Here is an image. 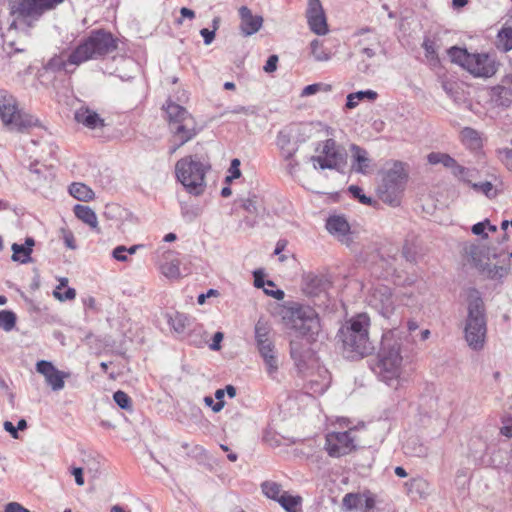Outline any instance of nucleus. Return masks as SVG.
<instances>
[{
    "mask_svg": "<svg viewBox=\"0 0 512 512\" xmlns=\"http://www.w3.org/2000/svg\"><path fill=\"white\" fill-rule=\"evenodd\" d=\"M405 331L396 327L388 329L382 335L381 347L375 363L371 366L378 380L397 390L406 379L403 376L404 362L408 359L404 347Z\"/></svg>",
    "mask_w": 512,
    "mask_h": 512,
    "instance_id": "nucleus-1",
    "label": "nucleus"
},
{
    "mask_svg": "<svg viewBox=\"0 0 512 512\" xmlns=\"http://www.w3.org/2000/svg\"><path fill=\"white\" fill-rule=\"evenodd\" d=\"M370 326V317L364 312L352 316L341 325L336 340L344 358L360 360L374 352L375 347L369 336Z\"/></svg>",
    "mask_w": 512,
    "mask_h": 512,
    "instance_id": "nucleus-2",
    "label": "nucleus"
},
{
    "mask_svg": "<svg viewBox=\"0 0 512 512\" xmlns=\"http://www.w3.org/2000/svg\"><path fill=\"white\" fill-rule=\"evenodd\" d=\"M467 316L463 335L468 347L474 351L483 350L487 337V318L481 293L476 288L468 290Z\"/></svg>",
    "mask_w": 512,
    "mask_h": 512,
    "instance_id": "nucleus-3",
    "label": "nucleus"
},
{
    "mask_svg": "<svg viewBox=\"0 0 512 512\" xmlns=\"http://www.w3.org/2000/svg\"><path fill=\"white\" fill-rule=\"evenodd\" d=\"M211 169L208 161L197 155H190L179 159L175 165L177 180L186 191L194 196H200L206 189V173Z\"/></svg>",
    "mask_w": 512,
    "mask_h": 512,
    "instance_id": "nucleus-4",
    "label": "nucleus"
},
{
    "mask_svg": "<svg viewBox=\"0 0 512 512\" xmlns=\"http://www.w3.org/2000/svg\"><path fill=\"white\" fill-rule=\"evenodd\" d=\"M65 0H8L9 14L14 19L8 27L10 33L18 28V21L33 27L48 11L54 10Z\"/></svg>",
    "mask_w": 512,
    "mask_h": 512,
    "instance_id": "nucleus-5",
    "label": "nucleus"
},
{
    "mask_svg": "<svg viewBox=\"0 0 512 512\" xmlns=\"http://www.w3.org/2000/svg\"><path fill=\"white\" fill-rule=\"evenodd\" d=\"M117 49V40L112 33L103 29L93 30L90 35L81 41L79 45L71 51V62L74 65L103 57Z\"/></svg>",
    "mask_w": 512,
    "mask_h": 512,
    "instance_id": "nucleus-6",
    "label": "nucleus"
},
{
    "mask_svg": "<svg viewBox=\"0 0 512 512\" xmlns=\"http://www.w3.org/2000/svg\"><path fill=\"white\" fill-rule=\"evenodd\" d=\"M163 109L167 114L170 130L174 138L178 140V144L171 149V153H174L177 148L189 142L197 135L196 121L186 108L173 102L171 99L166 101Z\"/></svg>",
    "mask_w": 512,
    "mask_h": 512,
    "instance_id": "nucleus-7",
    "label": "nucleus"
},
{
    "mask_svg": "<svg viewBox=\"0 0 512 512\" xmlns=\"http://www.w3.org/2000/svg\"><path fill=\"white\" fill-rule=\"evenodd\" d=\"M287 324L304 338L307 344L317 341L321 332V324L318 313L307 305L295 304L287 311Z\"/></svg>",
    "mask_w": 512,
    "mask_h": 512,
    "instance_id": "nucleus-8",
    "label": "nucleus"
},
{
    "mask_svg": "<svg viewBox=\"0 0 512 512\" xmlns=\"http://www.w3.org/2000/svg\"><path fill=\"white\" fill-rule=\"evenodd\" d=\"M256 347L266 366L269 376L274 377L278 370V358L270 324L260 318L254 327Z\"/></svg>",
    "mask_w": 512,
    "mask_h": 512,
    "instance_id": "nucleus-9",
    "label": "nucleus"
},
{
    "mask_svg": "<svg viewBox=\"0 0 512 512\" xmlns=\"http://www.w3.org/2000/svg\"><path fill=\"white\" fill-rule=\"evenodd\" d=\"M407 175L404 172L402 163L397 162L388 170L378 186L380 199L391 206L399 204V197L406 183Z\"/></svg>",
    "mask_w": 512,
    "mask_h": 512,
    "instance_id": "nucleus-10",
    "label": "nucleus"
},
{
    "mask_svg": "<svg viewBox=\"0 0 512 512\" xmlns=\"http://www.w3.org/2000/svg\"><path fill=\"white\" fill-rule=\"evenodd\" d=\"M323 156H312L310 160L317 165L320 169H335L337 171L343 170L346 165V153L341 149L334 139H327L323 143L322 148Z\"/></svg>",
    "mask_w": 512,
    "mask_h": 512,
    "instance_id": "nucleus-11",
    "label": "nucleus"
},
{
    "mask_svg": "<svg viewBox=\"0 0 512 512\" xmlns=\"http://www.w3.org/2000/svg\"><path fill=\"white\" fill-rule=\"evenodd\" d=\"M396 301L391 288L386 285L373 287L368 296V304L388 320L395 316L398 307Z\"/></svg>",
    "mask_w": 512,
    "mask_h": 512,
    "instance_id": "nucleus-12",
    "label": "nucleus"
},
{
    "mask_svg": "<svg viewBox=\"0 0 512 512\" xmlns=\"http://www.w3.org/2000/svg\"><path fill=\"white\" fill-rule=\"evenodd\" d=\"M301 126L298 124H291L281 129L276 137V145L284 160H290L294 157L299 149Z\"/></svg>",
    "mask_w": 512,
    "mask_h": 512,
    "instance_id": "nucleus-13",
    "label": "nucleus"
},
{
    "mask_svg": "<svg viewBox=\"0 0 512 512\" xmlns=\"http://www.w3.org/2000/svg\"><path fill=\"white\" fill-rule=\"evenodd\" d=\"M354 448V439L349 431L332 432L326 435L325 449L331 457L347 455Z\"/></svg>",
    "mask_w": 512,
    "mask_h": 512,
    "instance_id": "nucleus-14",
    "label": "nucleus"
},
{
    "mask_svg": "<svg viewBox=\"0 0 512 512\" xmlns=\"http://www.w3.org/2000/svg\"><path fill=\"white\" fill-rule=\"evenodd\" d=\"M167 322L170 328L173 330V332L179 336L183 337L187 333V331H190L191 333L188 334V339L191 344L198 346L202 343L201 340L192 339L193 333L197 335H200L202 333V327L199 325L193 326L192 321L187 315L180 312L168 314Z\"/></svg>",
    "mask_w": 512,
    "mask_h": 512,
    "instance_id": "nucleus-15",
    "label": "nucleus"
},
{
    "mask_svg": "<svg viewBox=\"0 0 512 512\" xmlns=\"http://www.w3.org/2000/svg\"><path fill=\"white\" fill-rule=\"evenodd\" d=\"M36 371L44 376L46 384L53 390H62L65 386V378L68 373L58 370L52 362L39 360L36 363Z\"/></svg>",
    "mask_w": 512,
    "mask_h": 512,
    "instance_id": "nucleus-16",
    "label": "nucleus"
},
{
    "mask_svg": "<svg viewBox=\"0 0 512 512\" xmlns=\"http://www.w3.org/2000/svg\"><path fill=\"white\" fill-rule=\"evenodd\" d=\"M306 17L309 28L317 35H325L328 32L326 16L320 0H308Z\"/></svg>",
    "mask_w": 512,
    "mask_h": 512,
    "instance_id": "nucleus-17",
    "label": "nucleus"
},
{
    "mask_svg": "<svg viewBox=\"0 0 512 512\" xmlns=\"http://www.w3.org/2000/svg\"><path fill=\"white\" fill-rule=\"evenodd\" d=\"M466 70L476 77H491L496 73L494 61L485 53L472 54Z\"/></svg>",
    "mask_w": 512,
    "mask_h": 512,
    "instance_id": "nucleus-18",
    "label": "nucleus"
},
{
    "mask_svg": "<svg viewBox=\"0 0 512 512\" xmlns=\"http://www.w3.org/2000/svg\"><path fill=\"white\" fill-rule=\"evenodd\" d=\"M330 286V281L324 275L308 273L303 276L302 289L310 297H316L325 293Z\"/></svg>",
    "mask_w": 512,
    "mask_h": 512,
    "instance_id": "nucleus-19",
    "label": "nucleus"
},
{
    "mask_svg": "<svg viewBox=\"0 0 512 512\" xmlns=\"http://www.w3.org/2000/svg\"><path fill=\"white\" fill-rule=\"evenodd\" d=\"M478 248L474 247L470 250V256L474 266L484 274L488 279L501 281L509 273V267L492 265L490 263H483L477 258Z\"/></svg>",
    "mask_w": 512,
    "mask_h": 512,
    "instance_id": "nucleus-20",
    "label": "nucleus"
},
{
    "mask_svg": "<svg viewBox=\"0 0 512 512\" xmlns=\"http://www.w3.org/2000/svg\"><path fill=\"white\" fill-rule=\"evenodd\" d=\"M240 31L244 36H251L257 33L263 24V18L260 15H253L251 9L247 6L239 8Z\"/></svg>",
    "mask_w": 512,
    "mask_h": 512,
    "instance_id": "nucleus-21",
    "label": "nucleus"
},
{
    "mask_svg": "<svg viewBox=\"0 0 512 512\" xmlns=\"http://www.w3.org/2000/svg\"><path fill=\"white\" fill-rule=\"evenodd\" d=\"M235 203L254 217H245L242 220L247 227L253 228L257 224V216L260 213L261 200L256 194H249L248 197H240Z\"/></svg>",
    "mask_w": 512,
    "mask_h": 512,
    "instance_id": "nucleus-22",
    "label": "nucleus"
},
{
    "mask_svg": "<svg viewBox=\"0 0 512 512\" xmlns=\"http://www.w3.org/2000/svg\"><path fill=\"white\" fill-rule=\"evenodd\" d=\"M18 112L15 98L6 90H0V117L4 125H12Z\"/></svg>",
    "mask_w": 512,
    "mask_h": 512,
    "instance_id": "nucleus-23",
    "label": "nucleus"
},
{
    "mask_svg": "<svg viewBox=\"0 0 512 512\" xmlns=\"http://www.w3.org/2000/svg\"><path fill=\"white\" fill-rule=\"evenodd\" d=\"M331 376L326 368H319L316 377L310 378L305 384L307 391L314 395H322L330 386Z\"/></svg>",
    "mask_w": 512,
    "mask_h": 512,
    "instance_id": "nucleus-24",
    "label": "nucleus"
},
{
    "mask_svg": "<svg viewBox=\"0 0 512 512\" xmlns=\"http://www.w3.org/2000/svg\"><path fill=\"white\" fill-rule=\"evenodd\" d=\"M71 52L67 50L61 51L59 54H55L51 57L47 63L44 65V69L48 72H61L71 73L73 70H70V66H75L73 62H71Z\"/></svg>",
    "mask_w": 512,
    "mask_h": 512,
    "instance_id": "nucleus-25",
    "label": "nucleus"
},
{
    "mask_svg": "<svg viewBox=\"0 0 512 512\" xmlns=\"http://www.w3.org/2000/svg\"><path fill=\"white\" fill-rule=\"evenodd\" d=\"M74 118L77 123L84 125L88 129L101 128L105 125L104 119L86 106H82L77 109L75 111Z\"/></svg>",
    "mask_w": 512,
    "mask_h": 512,
    "instance_id": "nucleus-26",
    "label": "nucleus"
},
{
    "mask_svg": "<svg viewBox=\"0 0 512 512\" xmlns=\"http://www.w3.org/2000/svg\"><path fill=\"white\" fill-rule=\"evenodd\" d=\"M350 150L352 152V170L357 173L366 174L371 163L368 152L356 144H352Z\"/></svg>",
    "mask_w": 512,
    "mask_h": 512,
    "instance_id": "nucleus-27",
    "label": "nucleus"
},
{
    "mask_svg": "<svg viewBox=\"0 0 512 512\" xmlns=\"http://www.w3.org/2000/svg\"><path fill=\"white\" fill-rule=\"evenodd\" d=\"M326 229L330 234L343 240L350 232V225L344 216L334 215L327 219Z\"/></svg>",
    "mask_w": 512,
    "mask_h": 512,
    "instance_id": "nucleus-28",
    "label": "nucleus"
},
{
    "mask_svg": "<svg viewBox=\"0 0 512 512\" xmlns=\"http://www.w3.org/2000/svg\"><path fill=\"white\" fill-rule=\"evenodd\" d=\"M35 245V241L32 237H27L25 239L24 244L13 243L11 249L13 251L12 260L14 262H20L22 264H26L31 262V253L33 251V246Z\"/></svg>",
    "mask_w": 512,
    "mask_h": 512,
    "instance_id": "nucleus-29",
    "label": "nucleus"
},
{
    "mask_svg": "<svg viewBox=\"0 0 512 512\" xmlns=\"http://www.w3.org/2000/svg\"><path fill=\"white\" fill-rule=\"evenodd\" d=\"M290 355L295 361L296 365L300 368L306 359L312 355V350L307 344H303L300 339H293L290 342Z\"/></svg>",
    "mask_w": 512,
    "mask_h": 512,
    "instance_id": "nucleus-30",
    "label": "nucleus"
},
{
    "mask_svg": "<svg viewBox=\"0 0 512 512\" xmlns=\"http://www.w3.org/2000/svg\"><path fill=\"white\" fill-rule=\"evenodd\" d=\"M73 211L75 216L79 220L87 224L91 229L95 230L96 232H100L96 213L89 206L77 204L74 206Z\"/></svg>",
    "mask_w": 512,
    "mask_h": 512,
    "instance_id": "nucleus-31",
    "label": "nucleus"
},
{
    "mask_svg": "<svg viewBox=\"0 0 512 512\" xmlns=\"http://www.w3.org/2000/svg\"><path fill=\"white\" fill-rule=\"evenodd\" d=\"M405 488L409 496L423 498L428 494L429 483L422 477H415L405 483Z\"/></svg>",
    "mask_w": 512,
    "mask_h": 512,
    "instance_id": "nucleus-32",
    "label": "nucleus"
},
{
    "mask_svg": "<svg viewBox=\"0 0 512 512\" xmlns=\"http://www.w3.org/2000/svg\"><path fill=\"white\" fill-rule=\"evenodd\" d=\"M491 99L497 106L509 107L512 104V88L502 85L493 87Z\"/></svg>",
    "mask_w": 512,
    "mask_h": 512,
    "instance_id": "nucleus-33",
    "label": "nucleus"
},
{
    "mask_svg": "<svg viewBox=\"0 0 512 512\" xmlns=\"http://www.w3.org/2000/svg\"><path fill=\"white\" fill-rule=\"evenodd\" d=\"M452 175L458 181L471 187L472 184H474L473 180L479 177V171L476 168L465 167L457 163L455 169L452 171Z\"/></svg>",
    "mask_w": 512,
    "mask_h": 512,
    "instance_id": "nucleus-34",
    "label": "nucleus"
},
{
    "mask_svg": "<svg viewBox=\"0 0 512 512\" xmlns=\"http://www.w3.org/2000/svg\"><path fill=\"white\" fill-rule=\"evenodd\" d=\"M69 193L75 199L87 202L94 198L93 190L83 183H72L69 186Z\"/></svg>",
    "mask_w": 512,
    "mask_h": 512,
    "instance_id": "nucleus-35",
    "label": "nucleus"
},
{
    "mask_svg": "<svg viewBox=\"0 0 512 512\" xmlns=\"http://www.w3.org/2000/svg\"><path fill=\"white\" fill-rule=\"evenodd\" d=\"M427 160L432 165L441 164L444 167L453 171L455 169L456 164L458 163L453 157L449 154L441 153V152H431L427 156Z\"/></svg>",
    "mask_w": 512,
    "mask_h": 512,
    "instance_id": "nucleus-36",
    "label": "nucleus"
},
{
    "mask_svg": "<svg viewBox=\"0 0 512 512\" xmlns=\"http://www.w3.org/2000/svg\"><path fill=\"white\" fill-rule=\"evenodd\" d=\"M448 55L453 63H456L466 69L472 54L468 53L465 48L453 46L448 49Z\"/></svg>",
    "mask_w": 512,
    "mask_h": 512,
    "instance_id": "nucleus-37",
    "label": "nucleus"
},
{
    "mask_svg": "<svg viewBox=\"0 0 512 512\" xmlns=\"http://www.w3.org/2000/svg\"><path fill=\"white\" fill-rule=\"evenodd\" d=\"M377 97H378L377 92H375L373 90H365V91H358L355 93H350L347 96L346 108L353 109L359 104V101H361L365 98L374 101Z\"/></svg>",
    "mask_w": 512,
    "mask_h": 512,
    "instance_id": "nucleus-38",
    "label": "nucleus"
},
{
    "mask_svg": "<svg viewBox=\"0 0 512 512\" xmlns=\"http://www.w3.org/2000/svg\"><path fill=\"white\" fill-rule=\"evenodd\" d=\"M461 139L462 142L471 149H477L481 146L480 134L473 128H463L461 131Z\"/></svg>",
    "mask_w": 512,
    "mask_h": 512,
    "instance_id": "nucleus-39",
    "label": "nucleus"
},
{
    "mask_svg": "<svg viewBox=\"0 0 512 512\" xmlns=\"http://www.w3.org/2000/svg\"><path fill=\"white\" fill-rule=\"evenodd\" d=\"M469 449L471 456H473L475 460H479L480 464H483L482 458L489 460V457L487 458L486 455L482 454L484 450H489V447L481 438H472L469 443Z\"/></svg>",
    "mask_w": 512,
    "mask_h": 512,
    "instance_id": "nucleus-40",
    "label": "nucleus"
},
{
    "mask_svg": "<svg viewBox=\"0 0 512 512\" xmlns=\"http://www.w3.org/2000/svg\"><path fill=\"white\" fill-rule=\"evenodd\" d=\"M161 273L170 279H177L180 277V261L178 259H172L165 262L160 267Z\"/></svg>",
    "mask_w": 512,
    "mask_h": 512,
    "instance_id": "nucleus-41",
    "label": "nucleus"
},
{
    "mask_svg": "<svg viewBox=\"0 0 512 512\" xmlns=\"http://www.w3.org/2000/svg\"><path fill=\"white\" fill-rule=\"evenodd\" d=\"M17 316L11 310L0 311V328L5 332L12 331L16 326Z\"/></svg>",
    "mask_w": 512,
    "mask_h": 512,
    "instance_id": "nucleus-42",
    "label": "nucleus"
},
{
    "mask_svg": "<svg viewBox=\"0 0 512 512\" xmlns=\"http://www.w3.org/2000/svg\"><path fill=\"white\" fill-rule=\"evenodd\" d=\"M262 492L270 499L279 501V498L284 493L281 489V485L272 481H265L261 485Z\"/></svg>",
    "mask_w": 512,
    "mask_h": 512,
    "instance_id": "nucleus-43",
    "label": "nucleus"
},
{
    "mask_svg": "<svg viewBox=\"0 0 512 512\" xmlns=\"http://www.w3.org/2000/svg\"><path fill=\"white\" fill-rule=\"evenodd\" d=\"M278 503L287 511V512H297V507L301 504L300 496H292L284 492L282 496L279 498Z\"/></svg>",
    "mask_w": 512,
    "mask_h": 512,
    "instance_id": "nucleus-44",
    "label": "nucleus"
},
{
    "mask_svg": "<svg viewBox=\"0 0 512 512\" xmlns=\"http://www.w3.org/2000/svg\"><path fill=\"white\" fill-rule=\"evenodd\" d=\"M363 495L362 493H348L343 498V506L347 510H354L362 508Z\"/></svg>",
    "mask_w": 512,
    "mask_h": 512,
    "instance_id": "nucleus-45",
    "label": "nucleus"
},
{
    "mask_svg": "<svg viewBox=\"0 0 512 512\" xmlns=\"http://www.w3.org/2000/svg\"><path fill=\"white\" fill-rule=\"evenodd\" d=\"M202 214V208L198 205H181V215L186 222H192Z\"/></svg>",
    "mask_w": 512,
    "mask_h": 512,
    "instance_id": "nucleus-46",
    "label": "nucleus"
},
{
    "mask_svg": "<svg viewBox=\"0 0 512 512\" xmlns=\"http://www.w3.org/2000/svg\"><path fill=\"white\" fill-rule=\"evenodd\" d=\"M311 53L316 61H328L331 56L330 53L326 52L323 44L315 39L310 43Z\"/></svg>",
    "mask_w": 512,
    "mask_h": 512,
    "instance_id": "nucleus-47",
    "label": "nucleus"
},
{
    "mask_svg": "<svg viewBox=\"0 0 512 512\" xmlns=\"http://www.w3.org/2000/svg\"><path fill=\"white\" fill-rule=\"evenodd\" d=\"M498 48L504 51L512 49V28H503L498 33Z\"/></svg>",
    "mask_w": 512,
    "mask_h": 512,
    "instance_id": "nucleus-48",
    "label": "nucleus"
},
{
    "mask_svg": "<svg viewBox=\"0 0 512 512\" xmlns=\"http://www.w3.org/2000/svg\"><path fill=\"white\" fill-rule=\"evenodd\" d=\"M35 122H36V120L32 116L22 114L19 111L17 116L15 117V121L12 123L11 126H14L19 131H22L24 129H27V128L35 125Z\"/></svg>",
    "mask_w": 512,
    "mask_h": 512,
    "instance_id": "nucleus-49",
    "label": "nucleus"
},
{
    "mask_svg": "<svg viewBox=\"0 0 512 512\" xmlns=\"http://www.w3.org/2000/svg\"><path fill=\"white\" fill-rule=\"evenodd\" d=\"M425 51V56L430 61H438L437 45L436 42L429 37H425L422 43Z\"/></svg>",
    "mask_w": 512,
    "mask_h": 512,
    "instance_id": "nucleus-50",
    "label": "nucleus"
},
{
    "mask_svg": "<svg viewBox=\"0 0 512 512\" xmlns=\"http://www.w3.org/2000/svg\"><path fill=\"white\" fill-rule=\"evenodd\" d=\"M471 188L478 193L484 194L488 198H493L496 196V190L491 182L485 181L481 183L472 184Z\"/></svg>",
    "mask_w": 512,
    "mask_h": 512,
    "instance_id": "nucleus-51",
    "label": "nucleus"
},
{
    "mask_svg": "<svg viewBox=\"0 0 512 512\" xmlns=\"http://www.w3.org/2000/svg\"><path fill=\"white\" fill-rule=\"evenodd\" d=\"M113 399L115 403L121 408L125 410H129L132 408L131 398L124 391L118 390L113 394Z\"/></svg>",
    "mask_w": 512,
    "mask_h": 512,
    "instance_id": "nucleus-52",
    "label": "nucleus"
},
{
    "mask_svg": "<svg viewBox=\"0 0 512 512\" xmlns=\"http://www.w3.org/2000/svg\"><path fill=\"white\" fill-rule=\"evenodd\" d=\"M363 495V503H362V512H372L376 505L375 495L372 494L369 490H366L362 493Z\"/></svg>",
    "mask_w": 512,
    "mask_h": 512,
    "instance_id": "nucleus-53",
    "label": "nucleus"
},
{
    "mask_svg": "<svg viewBox=\"0 0 512 512\" xmlns=\"http://www.w3.org/2000/svg\"><path fill=\"white\" fill-rule=\"evenodd\" d=\"M322 89H324L325 91H330L331 86L327 85V84H322V83L310 84V85H307L306 87H304V89L301 92V96L302 97L311 96V95L316 94L317 92H319Z\"/></svg>",
    "mask_w": 512,
    "mask_h": 512,
    "instance_id": "nucleus-54",
    "label": "nucleus"
},
{
    "mask_svg": "<svg viewBox=\"0 0 512 512\" xmlns=\"http://www.w3.org/2000/svg\"><path fill=\"white\" fill-rule=\"evenodd\" d=\"M348 191L354 198L358 199L360 203L365 205H370L372 203V199L363 194V190L359 186L351 185L349 186Z\"/></svg>",
    "mask_w": 512,
    "mask_h": 512,
    "instance_id": "nucleus-55",
    "label": "nucleus"
},
{
    "mask_svg": "<svg viewBox=\"0 0 512 512\" xmlns=\"http://www.w3.org/2000/svg\"><path fill=\"white\" fill-rule=\"evenodd\" d=\"M240 160L235 158L231 161L230 167H229V175L226 176L225 182L230 183L233 179H237L241 176L240 171Z\"/></svg>",
    "mask_w": 512,
    "mask_h": 512,
    "instance_id": "nucleus-56",
    "label": "nucleus"
},
{
    "mask_svg": "<svg viewBox=\"0 0 512 512\" xmlns=\"http://www.w3.org/2000/svg\"><path fill=\"white\" fill-rule=\"evenodd\" d=\"M254 276V285L257 288H264L265 285L267 286H275L274 282L271 280H264V273L261 270H255L253 272Z\"/></svg>",
    "mask_w": 512,
    "mask_h": 512,
    "instance_id": "nucleus-57",
    "label": "nucleus"
},
{
    "mask_svg": "<svg viewBox=\"0 0 512 512\" xmlns=\"http://www.w3.org/2000/svg\"><path fill=\"white\" fill-rule=\"evenodd\" d=\"M487 225H489V219H485L484 221L474 224L472 226L473 234H475L477 236H481L482 238H487L488 235L485 233Z\"/></svg>",
    "mask_w": 512,
    "mask_h": 512,
    "instance_id": "nucleus-58",
    "label": "nucleus"
},
{
    "mask_svg": "<svg viewBox=\"0 0 512 512\" xmlns=\"http://www.w3.org/2000/svg\"><path fill=\"white\" fill-rule=\"evenodd\" d=\"M54 296L60 301L73 300L76 297V290L74 288H67L63 293L55 290Z\"/></svg>",
    "mask_w": 512,
    "mask_h": 512,
    "instance_id": "nucleus-59",
    "label": "nucleus"
},
{
    "mask_svg": "<svg viewBox=\"0 0 512 512\" xmlns=\"http://www.w3.org/2000/svg\"><path fill=\"white\" fill-rule=\"evenodd\" d=\"M502 423H503V426L500 429V433L507 438H511L512 437V417L509 416V417L503 418Z\"/></svg>",
    "mask_w": 512,
    "mask_h": 512,
    "instance_id": "nucleus-60",
    "label": "nucleus"
},
{
    "mask_svg": "<svg viewBox=\"0 0 512 512\" xmlns=\"http://www.w3.org/2000/svg\"><path fill=\"white\" fill-rule=\"evenodd\" d=\"M113 258H115L117 261L125 262L128 260L127 257V248L125 246H117L113 249L112 252Z\"/></svg>",
    "mask_w": 512,
    "mask_h": 512,
    "instance_id": "nucleus-61",
    "label": "nucleus"
},
{
    "mask_svg": "<svg viewBox=\"0 0 512 512\" xmlns=\"http://www.w3.org/2000/svg\"><path fill=\"white\" fill-rule=\"evenodd\" d=\"M278 56L273 54L270 55L266 61V64L264 65L263 69L266 73H272L276 71L277 64H278Z\"/></svg>",
    "mask_w": 512,
    "mask_h": 512,
    "instance_id": "nucleus-62",
    "label": "nucleus"
},
{
    "mask_svg": "<svg viewBox=\"0 0 512 512\" xmlns=\"http://www.w3.org/2000/svg\"><path fill=\"white\" fill-rule=\"evenodd\" d=\"M402 255L409 262H414L416 260V251L413 250L408 242L403 246Z\"/></svg>",
    "mask_w": 512,
    "mask_h": 512,
    "instance_id": "nucleus-63",
    "label": "nucleus"
},
{
    "mask_svg": "<svg viewBox=\"0 0 512 512\" xmlns=\"http://www.w3.org/2000/svg\"><path fill=\"white\" fill-rule=\"evenodd\" d=\"M4 512H30L17 502H11L6 505Z\"/></svg>",
    "mask_w": 512,
    "mask_h": 512,
    "instance_id": "nucleus-64",
    "label": "nucleus"
}]
</instances>
